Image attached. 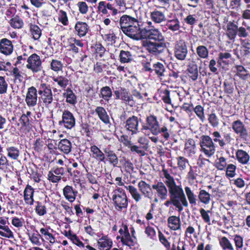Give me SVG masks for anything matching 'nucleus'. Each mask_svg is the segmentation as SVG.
Masks as SVG:
<instances>
[{"mask_svg": "<svg viewBox=\"0 0 250 250\" xmlns=\"http://www.w3.org/2000/svg\"><path fill=\"white\" fill-rule=\"evenodd\" d=\"M162 172L166 178L165 183L168 188L169 197L171 198L174 207L178 212L183 211L184 207H188V203L191 207L197 205V196L190 187H185V194L182 186L176 184L173 177L164 166Z\"/></svg>", "mask_w": 250, "mask_h": 250, "instance_id": "1", "label": "nucleus"}, {"mask_svg": "<svg viewBox=\"0 0 250 250\" xmlns=\"http://www.w3.org/2000/svg\"><path fill=\"white\" fill-rule=\"evenodd\" d=\"M142 39H146L142 42L143 47L152 55H160L167 47L165 37L158 28H147L140 32L136 41Z\"/></svg>", "mask_w": 250, "mask_h": 250, "instance_id": "2", "label": "nucleus"}, {"mask_svg": "<svg viewBox=\"0 0 250 250\" xmlns=\"http://www.w3.org/2000/svg\"><path fill=\"white\" fill-rule=\"evenodd\" d=\"M120 29L128 37L136 40L140 33V24L137 19L127 15H123L119 20Z\"/></svg>", "mask_w": 250, "mask_h": 250, "instance_id": "3", "label": "nucleus"}, {"mask_svg": "<svg viewBox=\"0 0 250 250\" xmlns=\"http://www.w3.org/2000/svg\"><path fill=\"white\" fill-rule=\"evenodd\" d=\"M145 122V124L142 125V130H149L155 136L161 134L166 141L169 139L170 135L167 126L164 125L161 127L156 116L152 114H149L146 116Z\"/></svg>", "mask_w": 250, "mask_h": 250, "instance_id": "4", "label": "nucleus"}, {"mask_svg": "<svg viewBox=\"0 0 250 250\" xmlns=\"http://www.w3.org/2000/svg\"><path fill=\"white\" fill-rule=\"evenodd\" d=\"M112 204L116 210L119 212L126 211L128 206L129 199L124 189L117 188L112 192Z\"/></svg>", "mask_w": 250, "mask_h": 250, "instance_id": "5", "label": "nucleus"}, {"mask_svg": "<svg viewBox=\"0 0 250 250\" xmlns=\"http://www.w3.org/2000/svg\"><path fill=\"white\" fill-rule=\"evenodd\" d=\"M38 93L39 103L45 107H49L53 101V95L50 85L41 83L38 87Z\"/></svg>", "mask_w": 250, "mask_h": 250, "instance_id": "6", "label": "nucleus"}, {"mask_svg": "<svg viewBox=\"0 0 250 250\" xmlns=\"http://www.w3.org/2000/svg\"><path fill=\"white\" fill-rule=\"evenodd\" d=\"M226 35L229 40L233 41L237 35L239 38L248 37L249 33L246 31L245 27H238L234 21H230L227 24Z\"/></svg>", "mask_w": 250, "mask_h": 250, "instance_id": "7", "label": "nucleus"}, {"mask_svg": "<svg viewBox=\"0 0 250 250\" xmlns=\"http://www.w3.org/2000/svg\"><path fill=\"white\" fill-rule=\"evenodd\" d=\"M201 151L208 158L212 156L216 152L217 146L208 135H203L200 138Z\"/></svg>", "mask_w": 250, "mask_h": 250, "instance_id": "8", "label": "nucleus"}, {"mask_svg": "<svg viewBox=\"0 0 250 250\" xmlns=\"http://www.w3.org/2000/svg\"><path fill=\"white\" fill-rule=\"evenodd\" d=\"M142 65L143 69L154 75L160 79H162L165 76L166 72V67L165 65L160 62H157L151 65L149 62H143Z\"/></svg>", "mask_w": 250, "mask_h": 250, "instance_id": "9", "label": "nucleus"}, {"mask_svg": "<svg viewBox=\"0 0 250 250\" xmlns=\"http://www.w3.org/2000/svg\"><path fill=\"white\" fill-rule=\"evenodd\" d=\"M173 51L174 56L177 60L185 61L188 52V43L183 39H179L175 42Z\"/></svg>", "mask_w": 250, "mask_h": 250, "instance_id": "10", "label": "nucleus"}, {"mask_svg": "<svg viewBox=\"0 0 250 250\" xmlns=\"http://www.w3.org/2000/svg\"><path fill=\"white\" fill-rule=\"evenodd\" d=\"M26 67L33 74L42 71L43 67L41 57L35 53L32 54L27 59Z\"/></svg>", "mask_w": 250, "mask_h": 250, "instance_id": "11", "label": "nucleus"}, {"mask_svg": "<svg viewBox=\"0 0 250 250\" xmlns=\"http://www.w3.org/2000/svg\"><path fill=\"white\" fill-rule=\"evenodd\" d=\"M141 120L137 116L131 115L128 117L126 121L125 122L124 127L126 131L133 136L138 134L140 131L139 121Z\"/></svg>", "mask_w": 250, "mask_h": 250, "instance_id": "12", "label": "nucleus"}, {"mask_svg": "<svg viewBox=\"0 0 250 250\" xmlns=\"http://www.w3.org/2000/svg\"><path fill=\"white\" fill-rule=\"evenodd\" d=\"M114 94L116 100H120L125 104L131 106L135 104L133 95L129 90L125 87H120L119 90L114 91Z\"/></svg>", "mask_w": 250, "mask_h": 250, "instance_id": "13", "label": "nucleus"}, {"mask_svg": "<svg viewBox=\"0 0 250 250\" xmlns=\"http://www.w3.org/2000/svg\"><path fill=\"white\" fill-rule=\"evenodd\" d=\"M211 135L214 144L218 143L221 148H224L227 145H230L233 140L229 133H224L222 136L220 132L215 131L212 133Z\"/></svg>", "mask_w": 250, "mask_h": 250, "instance_id": "14", "label": "nucleus"}, {"mask_svg": "<svg viewBox=\"0 0 250 250\" xmlns=\"http://www.w3.org/2000/svg\"><path fill=\"white\" fill-rule=\"evenodd\" d=\"M59 125L66 129H71L76 125V118L73 114L67 109L62 111V120L59 122Z\"/></svg>", "mask_w": 250, "mask_h": 250, "instance_id": "15", "label": "nucleus"}, {"mask_svg": "<svg viewBox=\"0 0 250 250\" xmlns=\"http://www.w3.org/2000/svg\"><path fill=\"white\" fill-rule=\"evenodd\" d=\"M97 12L102 16L108 17L110 16V13L112 16L116 15L118 10L113 6L112 4L107 3L105 1H101L98 3Z\"/></svg>", "mask_w": 250, "mask_h": 250, "instance_id": "16", "label": "nucleus"}, {"mask_svg": "<svg viewBox=\"0 0 250 250\" xmlns=\"http://www.w3.org/2000/svg\"><path fill=\"white\" fill-rule=\"evenodd\" d=\"M148 140L145 137H139L138 139L139 145H133L132 144L129 147L130 151L139 154L141 156L146 155V151L148 148Z\"/></svg>", "mask_w": 250, "mask_h": 250, "instance_id": "17", "label": "nucleus"}, {"mask_svg": "<svg viewBox=\"0 0 250 250\" xmlns=\"http://www.w3.org/2000/svg\"><path fill=\"white\" fill-rule=\"evenodd\" d=\"M231 128L233 132L244 140H246L249 133L246 126L240 120L233 121L231 124Z\"/></svg>", "mask_w": 250, "mask_h": 250, "instance_id": "18", "label": "nucleus"}, {"mask_svg": "<svg viewBox=\"0 0 250 250\" xmlns=\"http://www.w3.org/2000/svg\"><path fill=\"white\" fill-rule=\"evenodd\" d=\"M40 229L41 239L43 242L49 243L52 245L55 242V237L53 234L54 230L50 226H44Z\"/></svg>", "mask_w": 250, "mask_h": 250, "instance_id": "19", "label": "nucleus"}, {"mask_svg": "<svg viewBox=\"0 0 250 250\" xmlns=\"http://www.w3.org/2000/svg\"><path fill=\"white\" fill-rule=\"evenodd\" d=\"M25 101L27 105L29 107H34L37 104L38 90L35 87L32 86L28 88Z\"/></svg>", "mask_w": 250, "mask_h": 250, "instance_id": "20", "label": "nucleus"}, {"mask_svg": "<svg viewBox=\"0 0 250 250\" xmlns=\"http://www.w3.org/2000/svg\"><path fill=\"white\" fill-rule=\"evenodd\" d=\"M166 186L165 182L161 181H159L152 185V188L156 191L157 197L162 200H166L167 196L168 190Z\"/></svg>", "mask_w": 250, "mask_h": 250, "instance_id": "21", "label": "nucleus"}, {"mask_svg": "<svg viewBox=\"0 0 250 250\" xmlns=\"http://www.w3.org/2000/svg\"><path fill=\"white\" fill-rule=\"evenodd\" d=\"M223 87L224 93L228 97L232 96L235 91V89H237L236 83L234 80L230 76L225 79L223 82Z\"/></svg>", "mask_w": 250, "mask_h": 250, "instance_id": "22", "label": "nucleus"}, {"mask_svg": "<svg viewBox=\"0 0 250 250\" xmlns=\"http://www.w3.org/2000/svg\"><path fill=\"white\" fill-rule=\"evenodd\" d=\"M14 45L12 41L7 38L0 40V53L5 56L10 55L13 52Z\"/></svg>", "mask_w": 250, "mask_h": 250, "instance_id": "23", "label": "nucleus"}, {"mask_svg": "<svg viewBox=\"0 0 250 250\" xmlns=\"http://www.w3.org/2000/svg\"><path fill=\"white\" fill-rule=\"evenodd\" d=\"M104 152L105 153L104 164L106 162L112 165L114 167H116L119 163V160L117 154L114 150L109 148L104 149Z\"/></svg>", "mask_w": 250, "mask_h": 250, "instance_id": "24", "label": "nucleus"}, {"mask_svg": "<svg viewBox=\"0 0 250 250\" xmlns=\"http://www.w3.org/2000/svg\"><path fill=\"white\" fill-rule=\"evenodd\" d=\"M88 24L82 21H77L74 26V32L75 34L80 38L84 37L89 31Z\"/></svg>", "mask_w": 250, "mask_h": 250, "instance_id": "25", "label": "nucleus"}, {"mask_svg": "<svg viewBox=\"0 0 250 250\" xmlns=\"http://www.w3.org/2000/svg\"><path fill=\"white\" fill-rule=\"evenodd\" d=\"M249 37L240 38V53L242 58H246L250 55V38Z\"/></svg>", "mask_w": 250, "mask_h": 250, "instance_id": "26", "label": "nucleus"}, {"mask_svg": "<svg viewBox=\"0 0 250 250\" xmlns=\"http://www.w3.org/2000/svg\"><path fill=\"white\" fill-rule=\"evenodd\" d=\"M62 193L64 197L70 203L73 202L78 195V191L71 186L66 185L63 189Z\"/></svg>", "mask_w": 250, "mask_h": 250, "instance_id": "27", "label": "nucleus"}, {"mask_svg": "<svg viewBox=\"0 0 250 250\" xmlns=\"http://www.w3.org/2000/svg\"><path fill=\"white\" fill-rule=\"evenodd\" d=\"M34 189L29 185H27L23 191V199L25 204L32 206L34 204Z\"/></svg>", "mask_w": 250, "mask_h": 250, "instance_id": "28", "label": "nucleus"}, {"mask_svg": "<svg viewBox=\"0 0 250 250\" xmlns=\"http://www.w3.org/2000/svg\"><path fill=\"white\" fill-rule=\"evenodd\" d=\"M139 191L146 198L151 199L153 192L150 185L146 181L141 180L138 184Z\"/></svg>", "mask_w": 250, "mask_h": 250, "instance_id": "29", "label": "nucleus"}, {"mask_svg": "<svg viewBox=\"0 0 250 250\" xmlns=\"http://www.w3.org/2000/svg\"><path fill=\"white\" fill-rule=\"evenodd\" d=\"M119 161L121 168H122L125 172L131 174L134 172V165L128 158L122 156L120 157Z\"/></svg>", "mask_w": 250, "mask_h": 250, "instance_id": "30", "label": "nucleus"}, {"mask_svg": "<svg viewBox=\"0 0 250 250\" xmlns=\"http://www.w3.org/2000/svg\"><path fill=\"white\" fill-rule=\"evenodd\" d=\"M63 97L65 99V102L67 104L74 106L77 103V97L72 89L67 87L64 90L62 93Z\"/></svg>", "mask_w": 250, "mask_h": 250, "instance_id": "31", "label": "nucleus"}, {"mask_svg": "<svg viewBox=\"0 0 250 250\" xmlns=\"http://www.w3.org/2000/svg\"><path fill=\"white\" fill-rule=\"evenodd\" d=\"M46 139L38 138L33 144V149L38 154H43L46 151Z\"/></svg>", "mask_w": 250, "mask_h": 250, "instance_id": "32", "label": "nucleus"}, {"mask_svg": "<svg viewBox=\"0 0 250 250\" xmlns=\"http://www.w3.org/2000/svg\"><path fill=\"white\" fill-rule=\"evenodd\" d=\"M150 18L155 23H160L166 21V17L164 12L157 9L150 13Z\"/></svg>", "mask_w": 250, "mask_h": 250, "instance_id": "33", "label": "nucleus"}, {"mask_svg": "<svg viewBox=\"0 0 250 250\" xmlns=\"http://www.w3.org/2000/svg\"><path fill=\"white\" fill-rule=\"evenodd\" d=\"M168 228L172 230H180L181 229V222L179 216L172 215L167 219Z\"/></svg>", "mask_w": 250, "mask_h": 250, "instance_id": "34", "label": "nucleus"}, {"mask_svg": "<svg viewBox=\"0 0 250 250\" xmlns=\"http://www.w3.org/2000/svg\"><path fill=\"white\" fill-rule=\"evenodd\" d=\"M234 68L235 69V75L238 77L240 79L243 81H248L250 79V75L247 70L242 65H236Z\"/></svg>", "mask_w": 250, "mask_h": 250, "instance_id": "35", "label": "nucleus"}, {"mask_svg": "<svg viewBox=\"0 0 250 250\" xmlns=\"http://www.w3.org/2000/svg\"><path fill=\"white\" fill-rule=\"evenodd\" d=\"M95 112L99 119L105 125L110 124L109 117L104 107L101 106H97L95 109Z\"/></svg>", "mask_w": 250, "mask_h": 250, "instance_id": "36", "label": "nucleus"}, {"mask_svg": "<svg viewBox=\"0 0 250 250\" xmlns=\"http://www.w3.org/2000/svg\"><path fill=\"white\" fill-rule=\"evenodd\" d=\"M166 25L167 28L172 32L179 31L181 28L180 22L176 15L171 19H166Z\"/></svg>", "mask_w": 250, "mask_h": 250, "instance_id": "37", "label": "nucleus"}, {"mask_svg": "<svg viewBox=\"0 0 250 250\" xmlns=\"http://www.w3.org/2000/svg\"><path fill=\"white\" fill-rule=\"evenodd\" d=\"M184 152L188 157H191L196 153V144L195 141L191 138L187 140L185 144Z\"/></svg>", "mask_w": 250, "mask_h": 250, "instance_id": "38", "label": "nucleus"}, {"mask_svg": "<svg viewBox=\"0 0 250 250\" xmlns=\"http://www.w3.org/2000/svg\"><path fill=\"white\" fill-rule=\"evenodd\" d=\"M188 75L192 81H195L198 77V65L195 62L189 63L187 69Z\"/></svg>", "mask_w": 250, "mask_h": 250, "instance_id": "39", "label": "nucleus"}, {"mask_svg": "<svg viewBox=\"0 0 250 250\" xmlns=\"http://www.w3.org/2000/svg\"><path fill=\"white\" fill-rule=\"evenodd\" d=\"M52 80L57 83L59 87L64 90L67 88L70 80L65 76L63 75H58L57 76L51 77Z\"/></svg>", "mask_w": 250, "mask_h": 250, "instance_id": "40", "label": "nucleus"}, {"mask_svg": "<svg viewBox=\"0 0 250 250\" xmlns=\"http://www.w3.org/2000/svg\"><path fill=\"white\" fill-rule=\"evenodd\" d=\"M58 149L62 152L68 154L72 149V143L67 139H63L60 141L58 145Z\"/></svg>", "mask_w": 250, "mask_h": 250, "instance_id": "41", "label": "nucleus"}, {"mask_svg": "<svg viewBox=\"0 0 250 250\" xmlns=\"http://www.w3.org/2000/svg\"><path fill=\"white\" fill-rule=\"evenodd\" d=\"M90 148L93 158L99 162H104L105 153L104 151H102L95 145L91 146Z\"/></svg>", "mask_w": 250, "mask_h": 250, "instance_id": "42", "label": "nucleus"}, {"mask_svg": "<svg viewBox=\"0 0 250 250\" xmlns=\"http://www.w3.org/2000/svg\"><path fill=\"white\" fill-rule=\"evenodd\" d=\"M246 4L248 8H250V0H229V8L232 10H238Z\"/></svg>", "mask_w": 250, "mask_h": 250, "instance_id": "43", "label": "nucleus"}, {"mask_svg": "<svg viewBox=\"0 0 250 250\" xmlns=\"http://www.w3.org/2000/svg\"><path fill=\"white\" fill-rule=\"evenodd\" d=\"M72 40L73 42H70L68 45L69 50L74 53L83 51L84 44L82 41L76 38H73Z\"/></svg>", "mask_w": 250, "mask_h": 250, "instance_id": "44", "label": "nucleus"}, {"mask_svg": "<svg viewBox=\"0 0 250 250\" xmlns=\"http://www.w3.org/2000/svg\"><path fill=\"white\" fill-rule=\"evenodd\" d=\"M27 172L30 175L31 179H32L35 183H40L41 181V175L39 173L38 168L35 165L30 166L27 169Z\"/></svg>", "mask_w": 250, "mask_h": 250, "instance_id": "45", "label": "nucleus"}, {"mask_svg": "<svg viewBox=\"0 0 250 250\" xmlns=\"http://www.w3.org/2000/svg\"><path fill=\"white\" fill-rule=\"evenodd\" d=\"M9 23L14 29H21L24 26L23 20L18 15H14L9 21Z\"/></svg>", "mask_w": 250, "mask_h": 250, "instance_id": "46", "label": "nucleus"}, {"mask_svg": "<svg viewBox=\"0 0 250 250\" xmlns=\"http://www.w3.org/2000/svg\"><path fill=\"white\" fill-rule=\"evenodd\" d=\"M235 155L236 159L241 164L246 165L248 163L250 157L246 151L242 149H238Z\"/></svg>", "mask_w": 250, "mask_h": 250, "instance_id": "47", "label": "nucleus"}, {"mask_svg": "<svg viewBox=\"0 0 250 250\" xmlns=\"http://www.w3.org/2000/svg\"><path fill=\"white\" fill-rule=\"evenodd\" d=\"M197 197V200L205 205L208 204L211 200V195L205 189H199Z\"/></svg>", "mask_w": 250, "mask_h": 250, "instance_id": "48", "label": "nucleus"}, {"mask_svg": "<svg viewBox=\"0 0 250 250\" xmlns=\"http://www.w3.org/2000/svg\"><path fill=\"white\" fill-rule=\"evenodd\" d=\"M159 96L163 102L166 104L172 105V101L170 98V90L166 89H162L159 91Z\"/></svg>", "mask_w": 250, "mask_h": 250, "instance_id": "49", "label": "nucleus"}, {"mask_svg": "<svg viewBox=\"0 0 250 250\" xmlns=\"http://www.w3.org/2000/svg\"><path fill=\"white\" fill-rule=\"evenodd\" d=\"M92 48L94 49L96 57L102 58L105 55L106 53L108 52V50H106L102 43L99 42H96Z\"/></svg>", "mask_w": 250, "mask_h": 250, "instance_id": "50", "label": "nucleus"}, {"mask_svg": "<svg viewBox=\"0 0 250 250\" xmlns=\"http://www.w3.org/2000/svg\"><path fill=\"white\" fill-rule=\"evenodd\" d=\"M112 96V92L111 88L108 86H105L100 89L99 96L105 102H108Z\"/></svg>", "mask_w": 250, "mask_h": 250, "instance_id": "51", "label": "nucleus"}, {"mask_svg": "<svg viewBox=\"0 0 250 250\" xmlns=\"http://www.w3.org/2000/svg\"><path fill=\"white\" fill-rule=\"evenodd\" d=\"M121 241L124 245L127 246L130 248H131L137 244V240L134 239L129 233L122 236L121 237Z\"/></svg>", "mask_w": 250, "mask_h": 250, "instance_id": "52", "label": "nucleus"}, {"mask_svg": "<svg viewBox=\"0 0 250 250\" xmlns=\"http://www.w3.org/2000/svg\"><path fill=\"white\" fill-rule=\"evenodd\" d=\"M133 60L131 52L122 50L119 54V60L121 63H125L130 62Z\"/></svg>", "mask_w": 250, "mask_h": 250, "instance_id": "53", "label": "nucleus"}, {"mask_svg": "<svg viewBox=\"0 0 250 250\" xmlns=\"http://www.w3.org/2000/svg\"><path fill=\"white\" fill-rule=\"evenodd\" d=\"M227 160V159L224 156H220V157L217 156L214 164L215 167L219 170H225L228 165Z\"/></svg>", "mask_w": 250, "mask_h": 250, "instance_id": "54", "label": "nucleus"}, {"mask_svg": "<svg viewBox=\"0 0 250 250\" xmlns=\"http://www.w3.org/2000/svg\"><path fill=\"white\" fill-rule=\"evenodd\" d=\"M6 151L7 156L14 160H18L20 155L19 149L15 146H10L7 147Z\"/></svg>", "mask_w": 250, "mask_h": 250, "instance_id": "55", "label": "nucleus"}, {"mask_svg": "<svg viewBox=\"0 0 250 250\" xmlns=\"http://www.w3.org/2000/svg\"><path fill=\"white\" fill-rule=\"evenodd\" d=\"M29 31L34 40H39L42 34V30L35 24H30Z\"/></svg>", "mask_w": 250, "mask_h": 250, "instance_id": "56", "label": "nucleus"}, {"mask_svg": "<svg viewBox=\"0 0 250 250\" xmlns=\"http://www.w3.org/2000/svg\"><path fill=\"white\" fill-rule=\"evenodd\" d=\"M125 188L126 190L128 191L132 198L136 203L139 202L141 200L142 198V195L135 187L132 185H129L128 186H125Z\"/></svg>", "mask_w": 250, "mask_h": 250, "instance_id": "57", "label": "nucleus"}, {"mask_svg": "<svg viewBox=\"0 0 250 250\" xmlns=\"http://www.w3.org/2000/svg\"><path fill=\"white\" fill-rule=\"evenodd\" d=\"M231 58V55L229 52H220L217 59V66H221L222 64H228L227 60Z\"/></svg>", "mask_w": 250, "mask_h": 250, "instance_id": "58", "label": "nucleus"}, {"mask_svg": "<svg viewBox=\"0 0 250 250\" xmlns=\"http://www.w3.org/2000/svg\"><path fill=\"white\" fill-rule=\"evenodd\" d=\"M196 52L198 57L200 59H207L209 55L208 49L203 45L198 46L196 48Z\"/></svg>", "mask_w": 250, "mask_h": 250, "instance_id": "59", "label": "nucleus"}, {"mask_svg": "<svg viewBox=\"0 0 250 250\" xmlns=\"http://www.w3.org/2000/svg\"><path fill=\"white\" fill-rule=\"evenodd\" d=\"M11 74L13 77V81L15 83H21L22 82L24 79L23 73L18 67H14L11 72Z\"/></svg>", "mask_w": 250, "mask_h": 250, "instance_id": "60", "label": "nucleus"}, {"mask_svg": "<svg viewBox=\"0 0 250 250\" xmlns=\"http://www.w3.org/2000/svg\"><path fill=\"white\" fill-rule=\"evenodd\" d=\"M199 211L204 222L208 225H210L216 223L215 220H213L212 221V223H211L209 215V213H211V211L210 210H206L204 208H201L200 209Z\"/></svg>", "mask_w": 250, "mask_h": 250, "instance_id": "61", "label": "nucleus"}, {"mask_svg": "<svg viewBox=\"0 0 250 250\" xmlns=\"http://www.w3.org/2000/svg\"><path fill=\"white\" fill-rule=\"evenodd\" d=\"M219 245L223 250H234L230 241L225 236H223L219 239Z\"/></svg>", "mask_w": 250, "mask_h": 250, "instance_id": "62", "label": "nucleus"}, {"mask_svg": "<svg viewBox=\"0 0 250 250\" xmlns=\"http://www.w3.org/2000/svg\"><path fill=\"white\" fill-rule=\"evenodd\" d=\"M80 127V132L83 136H85L87 138L92 137V133L91 131L90 125L87 123L82 122Z\"/></svg>", "mask_w": 250, "mask_h": 250, "instance_id": "63", "label": "nucleus"}, {"mask_svg": "<svg viewBox=\"0 0 250 250\" xmlns=\"http://www.w3.org/2000/svg\"><path fill=\"white\" fill-rule=\"evenodd\" d=\"M199 168L197 166H190L189 170L187 174V179L189 182H193L197 178Z\"/></svg>", "mask_w": 250, "mask_h": 250, "instance_id": "64", "label": "nucleus"}]
</instances>
